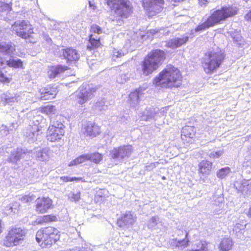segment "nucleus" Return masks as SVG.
Here are the masks:
<instances>
[{
    "mask_svg": "<svg viewBox=\"0 0 251 251\" xmlns=\"http://www.w3.org/2000/svg\"><path fill=\"white\" fill-rule=\"evenodd\" d=\"M238 10V8L235 6H222L221 9L211 12V15L202 24L199 25L194 30H192L191 33L193 34L194 32L204 30L220 24L221 21L236 15Z\"/></svg>",
    "mask_w": 251,
    "mask_h": 251,
    "instance_id": "1",
    "label": "nucleus"
},
{
    "mask_svg": "<svg viewBox=\"0 0 251 251\" xmlns=\"http://www.w3.org/2000/svg\"><path fill=\"white\" fill-rule=\"evenodd\" d=\"M180 71L176 67L170 65L160 73L153 83L162 88L177 87L181 83Z\"/></svg>",
    "mask_w": 251,
    "mask_h": 251,
    "instance_id": "2",
    "label": "nucleus"
},
{
    "mask_svg": "<svg viewBox=\"0 0 251 251\" xmlns=\"http://www.w3.org/2000/svg\"><path fill=\"white\" fill-rule=\"evenodd\" d=\"M15 46L11 42L0 43V68L6 66L13 68H20L23 65V62L20 59L13 57Z\"/></svg>",
    "mask_w": 251,
    "mask_h": 251,
    "instance_id": "3",
    "label": "nucleus"
},
{
    "mask_svg": "<svg viewBox=\"0 0 251 251\" xmlns=\"http://www.w3.org/2000/svg\"><path fill=\"white\" fill-rule=\"evenodd\" d=\"M109 8L118 17L115 20L117 25H121L123 21L121 18H127L132 12V6L128 0H105ZM113 21L115 20L113 19Z\"/></svg>",
    "mask_w": 251,
    "mask_h": 251,
    "instance_id": "4",
    "label": "nucleus"
},
{
    "mask_svg": "<svg viewBox=\"0 0 251 251\" xmlns=\"http://www.w3.org/2000/svg\"><path fill=\"white\" fill-rule=\"evenodd\" d=\"M166 58L165 52L161 50H154L149 53L143 62L142 67L144 75L151 74L161 65Z\"/></svg>",
    "mask_w": 251,
    "mask_h": 251,
    "instance_id": "5",
    "label": "nucleus"
},
{
    "mask_svg": "<svg viewBox=\"0 0 251 251\" xmlns=\"http://www.w3.org/2000/svg\"><path fill=\"white\" fill-rule=\"evenodd\" d=\"M225 58L224 53L219 49L210 50L205 54L202 61V66L206 74H211L217 69Z\"/></svg>",
    "mask_w": 251,
    "mask_h": 251,
    "instance_id": "6",
    "label": "nucleus"
},
{
    "mask_svg": "<svg viewBox=\"0 0 251 251\" xmlns=\"http://www.w3.org/2000/svg\"><path fill=\"white\" fill-rule=\"evenodd\" d=\"M59 231L52 226L39 230L36 235V240L39 243L42 242L46 246H51L59 239Z\"/></svg>",
    "mask_w": 251,
    "mask_h": 251,
    "instance_id": "7",
    "label": "nucleus"
},
{
    "mask_svg": "<svg viewBox=\"0 0 251 251\" xmlns=\"http://www.w3.org/2000/svg\"><path fill=\"white\" fill-rule=\"evenodd\" d=\"M25 234V230L20 227L11 229L3 240V245L7 247L17 246L22 243Z\"/></svg>",
    "mask_w": 251,
    "mask_h": 251,
    "instance_id": "8",
    "label": "nucleus"
},
{
    "mask_svg": "<svg viewBox=\"0 0 251 251\" xmlns=\"http://www.w3.org/2000/svg\"><path fill=\"white\" fill-rule=\"evenodd\" d=\"M11 28L18 36L24 39L30 37L33 33L31 25L26 21L16 22Z\"/></svg>",
    "mask_w": 251,
    "mask_h": 251,
    "instance_id": "9",
    "label": "nucleus"
},
{
    "mask_svg": "<svg viewBox=\"0 0 251 251\" xmlns=\"http://www.w3.org/2000/svg\"><path fill=\"white\" fill-rule=\"evenodd\" d=\"M95 91L96 89L93 86L83 84L75 93V100L78 103L81 105L83 104L93 97V94Z\"/></svg>",
    "mask_w": 251,
    "mask_h": 251,
    "instance_id": "10",
    "label": "nucleus"
},
{
    "mask_svg": "<svg viewBox=\"0 0 251 251\" xmlns=\"http://www.w3.org/2000/svg\"><path fill=\"white\" fill-rule=\"evenodd\" d=\"M133 148L131 145H124L114 148L110 151L111 157L118 161H123L127 159L131 154Z\"/></svg>",
    "mask_w": 251,
    "mask_h": 251,
    "instance_id": "11",
    "label": "nucleus"
},
{
    "mask_svg": "<svg viewBox=\"0 0 251 251\" xmlns=\"http://www.w3.org/2000/svg\"><path fill=\"white\" fill-rule=\"evenodd\" d=\"M143 6L150 14L158 13L164 7V0H142Z\"/></svg>",
    "mask_w": 251,
    "mask_h": 251,
    "instance_id": "12",
    "label": "nucleus"
},
{
    "mask_svg": "<svg viewBox=\"0 0 251 251\" xmlns=\"http://www.w3.org/2000/svg\"><path fill=\"white\" fill-rule=\"evenodd\" d=\"M136 217L131 213L126 212L121 216L120 218L117 220V225L119 226L127 228L131 226L135 222Z\"/></svg>",
    "mask_w": 251,
    "mask_h": 251,
    "instance_id": "13",
    "label": "nucleus"
},
{
    "mask_svg": "<svg viewBox=\"0 0 251 251\" xmlns=\"http://www.w3.org/2000/svg\"><path fill=\"white\" fill-rule=\"evenodd\" d=\"M31 153V151H27L25 148H18L15 151L11 153L9 157V161L13 163H16L21 159L27 157Z\"/></svg>",
    "mask_w": 251,
    "mask_h": 251,
    "instance_id": "14",
    "label": "nucleus"
},
{
    "mask_svg": "<svg viewBox=\"0 0 251 251\" xmlns=\"http://www.w3.org/2000/svg\"><path fill=\"white\" fill-rule=\"evenodd\" d=\"M36 210L40 213L47 212L52 206V201L48 197L38 198L36 200Z\"/></svg>",
    "mask_w": 251,
    "mask_h": 251,
    "instance_id": "15",
    "label": "nucleus"
},
{
    "mask_svg": "<svg viewBox=\"0 0 251 251\" xmlns=\"http://www.w3.org/2000/svg\"><path fill=\"white\" fill-rule=\"evenodd\" d=\"M189 36L185 33L180 37H175L166 42V46L173 49H176L186 44L188 41Z\"/></svg>",
    "mask_w": 251,
    "mask_h": 251,
    "instance_id": "16",
    "label": "nucleus"
},
{
    "mask_svg": "<svg viewBox=\"0 0 251 251\" xmlns=\"http://www.w3.org/2000/svg\"><path fill=\"white\" fill-rule=\"evenodd\" d=\"M28 130H29V132H25V135L31 139V141L34 142L41 139L42 133L41 126L35 124L32 126H29Z\"/></svg>",
    "mask_w": 251,
    "mask_h": 251,
    "instance_id": "17",
    "label": "nucleus"
},
{
    "mask_svg": "<svg viewBox=\"0 0 251 251\" xmlns=\"http://www.w3.org/2000/svg\"><path fill=\"white\" fill-rule=\"evenodd\" d=\"M60 128V127L59 128L49 127L47 134V140L50 142H54L61 139L65 132L64 129Z\"/></svg>",
    "mask_w": 251,
    "mask_h": 251,
    "instance_id": "18",
    "label": "nucleus"
},
{
    "mask_svg": "<svg viewBox=\"0 0 251 251\" xmlns=\"http://www.w3.org/2000/svg\"><path fill=\"white\" fill-rule=\"evenodd\" d=\"M85 135L95 137L100 132L99 126L91 122H88L85 125L82 129Z\"/></svg>",
    "mask_w": 251,
    "mask_h": 251,
    "instance_id": "19",
    "label": "nucleus"
},
{
    "mask_svg": "<svg viewBox=\"0 0 251 251\" xmlns=\"http://www.w3.org/2000/svg\"><path fill=\"white\" fill-rule=\"evenodd\" d=\"M159 114V110L157 108H150L145 110L141 113V120L145 121L155 120Z\"/></svg>",
    "mask_w": 251,
    "mask_h": 251,
    "instance_id": "20",
    "label": "nucleus"
},
{
    "mask_svg": "<svg viewBox=\"0 0 251 251\" xmlns=\"http://www.w3.org/2000/svg\"><path fill=\"white\" fill-rule=\"evenodd\" d=\"M62 54L65 59L70 62L76 61L78 60L80 57L78 51L71 48L63 50Z\"/></svg>",
    "mask_w": 251,
    "mask_h": 251,
    "instance_id": "21",
    "label": "nucleus"
},
{
    "mask_svg": "<svg viewBox=\"0 0 251 251\" xmlns=\"http://www.w3.org/2000/svg\"><path fill=\"white\" fill-rule=\"evenodd\" d=\"M40 99L42 100H50L55 97L57 91L55 88H43L39 90Z\"/></svg>",
    "mask_w": 251,
    "mask_h": 251,
    "instance_id": "22",
    "label": "nucleus"
},
{
    "mask_svg": "<svg viewBox=\"0 0 251 251\" xmlns=\"http://www.w3.org/2000/svg\"><path fill=\"white\" fill-rule=\"evenodd\" d=\"M195 134L194 126H185L181 130V138L183 140L189 142Z\"/></svg>",
    "mask_w": 251,
    "mask_h": 251,
    "instance_id": "23",
    "label": "nucleus"
},
{
    "mask_svg": "<svg viewBox=\"0 0 251 251\" xmlns=\"http://www.w3.org/2000/svg\"><path fill=\"white\" fill-rule=\"evenodd\" d=\"M68 69V67L63 65L51 66L49 69L48 75L50 78H54Z\"/></svg>",
    "mask_w": 251,
    "mask_h": 251,
    "instance_id": "24",
    "label": "nucleus"
},
{
    "mask_svg": "<svg viewBox=\"0 0 251 251\" xmlns=\"http://www.w3.org/2000/svg\"><path fill=\"white\" fill-rule=\"evenodd\" d=\"M238 191L242 193L244 197L250 196L251 194V181L250 180H244L242 181L240 185L237 186L235 184Z\"/></svg>",
    "mask_w": 251,
    "mask_h": 251,
    "instance_id": "25",
    "label": "nucleus"
},
{
    "mask_svg": "<svg viewBox=\"0 0 251 251\" xmlns=\"http://www.w3.org/2000/svg\"><path fill=\"white\" fill-rule=\"evenodd\" d=\"M141 94L140 89L131 92L129 95L128 102L131 107L136 108L139 102V97Z\"/></svg>",
    "mask_w": 251,
    "mask_h": 251,
    "instance_id": "26",
    "label": "nucleus"
},
{
    "mask_svg": "<svg viewBox=\"0 0 251 251\" xmlns=\"http://www.w3.org/2000/svg\"><path fill=\"white\" fill-rule=\"evenodd\" d=\"M199 172L204 175H208L210 174L212 169V162L207 160H203L199 165Z\"/></svg>",
    "mask_w": 251,
    "mask_h": 251,
    "instance_id": "27",
    "label": "nucleus"
},
{
    "mask_svg": "<svg viewBox=\"0 0 251 251\" xmlns=\"http://www.w3.org/2000/svg\"><path fill=\"white\" fill-rule=\"evenodd\" d=\"M233 246V242L229 238H224L222 240L219 249L222 251H228L230 250Z\"/></svg>",
    "mask_w": 251,
    "mask_h": 251,
    "instance_id": "28",
    "label": "nucleus"
},
{
    "mask_svg": "<svg viewBox=\"0 0 251 251\" xmlns=\"http://www.w3.org/2000/svg\"><path fill=\"white\" fill-rule=\"evenodd\" d=\"M47 149H39L34 152L35 156L40 161H45L49 158Z\"/></svg>",
    "mask_w": 251,
    "mask_h": 251,
    "instance_id": "29",
    "label": "nucleus"
},
{
    "mask_svg": "<svg viewBox=\"0 0 251 251\" xmlns=\"http://www.w3.org/2000/svg\"><path fill=\"white\" fill-rule=\"evenodd\" d=\"M87 155L88 160L96 164L99 163L103 158L102 154L98 152L87 154Z\"/></svg>",
    "mask_w": 251,
    "mask_h": 251,
    "instance_id": "30",
    "label": "nucleus"
},
{
    "mask_svg": "<svg viewBox=\"0 0 251 251\" xmlns=\"http://www.w3.org/2000/svg\"><path fill=\"white\" fill-rule=\"evenodd\" d=\"M192 251H210L208 244L204 241H200L197 244L196 249Z\"/></svg>",
    "mask_w": 251,
    "mask_h": 251,
    "instance_id": "31",
    "label": "nucleus"
},
{
    "mask_svg": "<svg viewBox=\"0 0 251 251\" xmlns=\"http://www.w3.org/2000/svg\"><path fill=\"white\" fill-rule=\"evenodd\" d=\"M11 9V6L9 4L0 1V17H4V16Z\"/></svg>",
    "mask_w": 251,
    "mask_h": 251,
    "instance_id": "32",
    "label": "nucleus"
},
{
    "mask_svg": "<svg viewBox=\"0 0 251 251\" xmlns=\"http://www.w3.org/2000/svg\"><path fill=\"white\" fill-rule=\"evenodd\" d=\"M42 111L44 113L50 116L51 119H52V115H55L56 113V109L53 105H47L43 108Z\"/></svg>",
    "mask_w": 251,
    "mask_h": 251,
    "instance_id": "33",
    "label": "nucleus"
},
{
    "mask_svg": "<svg viewBox=\"0 0 251 251\" xmlns=\"http://www.w3.org/2000/svg\"><path fill=\"white\" fill-rule=\"evenodd\" d=\"M100 44V40L99 39H95L92 37L91 35L90 37L89 42L88 45L87 46V48L89 50H91L94 48L98 47Z\"/></svg>",
    "mask_w": 251,
    "mask_h": 251,
    "instance_id": "34",
    "label": "nucleus"
},
{
    "mask_svg": "<svg viewBox=\"0 0 251 251\" xmlns=\"http://www.w3.org/2000/svg\"><path fill=\"white\" fill-rule=\"evenodd\" d=\"M159 222V218L158 217H152L148 222L147 226L150 229H155Z\"/></svg>",
    "mask_w": 251,
    "mask_h": 251,
    "instance_id": "35",
    "label": "nucleus"
},
{
    "mask_svg": "<svg viewBox=\"0 0 251 251\" xmlns=\"http://www.w3.org/2000/svg\"><path fill=\"white\" fill-rule=\"evenodd\" d=\"M94 108L96 110L102 111L107 109V105L105 104V102L103 100H101L97 101L94 106Z\"/></svg>",
    "mask_w": 251,
    "mask_h": 251,
    "instance_id": "36",
    "label": "nucleus"
},
{
    "mask_svg": "<svg viewBox=\"0 0 251 251\" xmlns=\"http://www.w3.org/2000/svg\"><path fill=\"white\" fill-rule=\"evenodd\" d=\"M230 172V169L226 167L220 169L217 173L218 177L223 179L225 178Z\"/></svg>",
    "mask_w": 251,
    "mask_h": 251,
    "instance_id": "37",
    "label": "nucleus"
},
{
    "mask_svg": "<svg viewBox=\"0 0 251 251\" xmlns=\"http://www.w3.org/2000/svg\"><path fill=\"white\" fill-rule=\"evenodd\" d=\"M68 198L71 201L76 202L80 199V192L79 191L71 192L68 194Z\"/></svg>",
    "mask_w": 251,
    "mask_h": 251,
    "instance_id": "38",
    "label": "nucleus"
},
{
    "mask_svg": "<svg viewBox=\"0 0 251 251\" xmlns=\"http://www.w3.org/2000/svg\"><path fill=\"white\" fill-rule=\"evenodd\" d=\"M35 199V195L30 193L27 195L22 196L20 199L24 203H30L34 201Z\"/></svg>",
    "mask_w": 251,
    "mask_h": 251,
    "instance_id": "39",
    "label": "nucleus"
},
{
    "mask_svg": "<svg viewBox=\"0 0 251 251\" xmlns=\"http://www.w3.org/2000/svg\"><path fill=\"white\" fill-rule=\"evenodd\" d=\"M126 52V51H124L121 50L114 49L113 51V59L116 60L117 58L121 57L124 56Z\"/></svg>",
    "mask_w": 251,
    "mask_h": 251,
    "instance_id": "40",
    "label": "nucleus"
},
{
    "mask_svg": "<svg viewBox=\"0 0 251 251\" xmlns=\"http://www.w3.org/2000/svg\"><path fill=\"white\" fill-rule=\"evenodd\" d=\"M57 220V217L52 215H45L42 218V221L45 223L54 222Z\"/></svg>",
    "mask_w": 251,
    "mask_h": 251,
    "instance_id": "41",
    "label": "nucleus"
},
{
    "mask_svg": "<svg viewBox=\"0 0 251 251\" xmlns=\"http://www.w3.org/2000/svg\"><path fill=\"white\" fill-rule=\"evenodd\" d=\"M49 127H54L55 128H59V127L61 128L60 129H64V126L61 122H58L57 121L55 122L54 121H52V119L50 120V125Z\"/></svg>",
    "mask_w": 251,
    "mask_h": 251,
    "instance_id": "42",
    "label": "nucleus"
},
{
    "mask_svg": "<svg viewBox=\"0 0 251 251\" xmlns=\"http://www.w3.org/2000/svg\"><path fill=\"white\" fill-rule=\"evenodd\" d=\"M223 153L224 151L222 150L213 151L209 153V156L210 158H219Z\"/></svg>",
    "mask_w": 251,
    "mask_h": 251,
    "instance_id": "43",
    "label": "nucleus"
},
{
    "mask_svg": "<svg viewBox=\"0 0 251 251\" xmlns=\"http://www.w3.org/2000/svg\"><path fill=\"white\" fill-rule=\"evenodd\" d=\"M159 164L158 162H152L147 164L145 166V169L148 171H152Z\"/></svg>",
    "mask_w": 251,
    "mask_h": 251,
    "instance_id": "44",
    "label": "nucleus"
},
{
    "mask_svg": "<svg viewBox=\"0 0 251 251\" xmlns=\"http://www.w3.org/2000/svg\"><path fill=\"white\" fill-rule=\"evenodd\" d=\"M128 78L127 75L121 74L117 78V81L119 83H124L126 82Z\"/></svg>",
    "mask_w": 251,
    "mask_h": 251,
    "instance_id": "45",
    "label": "nucleus"
},
{
    "mask_svg": "<svg viewBox=\"0 0 251 251\" xmlns=\"http://www.w3.org/2000/svg\"><path fill=\"white\" fill-rule=\"evenodd\" d=\"M60 179L64 182L73 181L74 180H79L81 179V178L76 177H69V176H61Z\"/></svg>",
    "mask_w": 251,
    "mask_h": 251,
    "instance_id": "46",
    "label": "nucleus"
},
{
    "mask_svg": "<svg viewBox=\"0 0 251 251\" xmlns=\"http://www.w3.org/2000/svg\"><path fill=\"white\" fill-rule=\"evenodd\" d=\"M0 133L2 136L7 135L9 133V128L5 125H2L0 127Z\"/></svg>",
    "mask_w": 251,
    "mask_h": 251,
    "instance_id": "47",
    "label": "nucleus"
},
{
    "mask_svg": "<svg viewBox=\"0 0 251 251\" xmlns=\"http://www.w3.org/2000/svg\"><path fill=\"white\" fill-rule=\"evenodd\" d=\"M10 81V78L5 75L0 70V81L3 82H9Z\"/></svg>",
    "mask_w": 251,
    "mask_h": 251,
    "instance_id": "48",
    "label": "nucleus"
},
{
    "mask_svg": "<svg viewBox=\"0 0 251 251\" xmlns=\"http://www.w3.org/2000/svg\"><path fill=\"white\" fill-rule=\"evenodd\" d=\"M188 242L189 241L187 239L180 240L177 242V246L183 248L186 247L188 246Z\"/></svg>",
    "mask_w": 251,
    "mask_h": 251,
    "instance_id": "49",
    "label": "nucleus"
},
{
    "mask_svg": "<svg viewBox=\"0 0 251 251\" xmlns=\"http://www.w3.org/2000/svg\"><path fill=\"white\" fill-rule=\"evenodd\" d=\"M91 31L94 33H97L98 34L101 33V29L100 27L96 25H92Z\"/></svg>",
    "mask_w": 251,
    "mask_h": 251,
    "instance_id": "50",
    "label": "nucleus"
},
{
    "mask_svg": "<svg viewBox=\"0 0 251 251\" xmlns=\"http://www.w3.org/2000/svg\"><path fill=\"white\" fill-rule=\"evenodd\" d=\"M79 163H82L86 160H88L87 154L80 155L77 157Z\"/></svg>",
    "mask_w": 251,
    "mask_h": 251,
    "instance_id": "51",
    "label": "nucleus"
},
{
    "mask_svg": "<svg viewBox=\"0 0 251 251\" xmlns=\"http://www.w3.org/2000/svg\"><path fill=\"white\" fill-rule=\"evenodd\" d=\"M17 99L15 97H6L5 98V101L6 103L9 104H12V103L15 102Z\"/></svg>",
    "mask_w": 251,
    "mask_h": 251,
    "instance_id": "52",
    "label": "nucleus"
},
{
    "mask_svg": "<svg viewBox=\"0 0 251 251\" xmlns=\"http://www.w3.org/2000/svg\"><path fill=\"white\" fill-rule=\"evenodd\" d=\"M243 226L240 224H236V225L233 228V231L234 232H239Z\"/></svg>",
    "mask_w": 251,
    "mask_h": 251,
    "instance_id": "53",
    "label": "nucleus"
},
{
    "mask_svg": "<svg viewBox=\"0 0 251 251\" xmlns=\"http://www.w3.org/2000/svg\"><path fill=\"white\" fill-rule=\"evenodd\" d=\"M80 163L79 162V160H78V158L77 157L76 158H75L74 160L71 161L69 163V166H74V165H78Z\"/></svg>",
    "mask_w": 251,
    "mask_h": 251,
    "instance_id": "54",
    "label": "nucleus"
},
{
    "mask_svg": "<svg viewBox=\"0 0 251 251\" xmlns=\"http://www.w3.org/2000/svg\"><path fill=\"white\" fill-rule=\"evenodd\" d=\"M208 2V0H199V4L201 6H205Z\"/></svg>",
    "mask_w": 251,
    "mask_h": 251,
    "instance_id": "55",
    "label": "nucleus"
},
{
    "mask_svg": "<svg viewBox=\"0 0 251 251\" xmlns=\"http://www.w3.org/2000/svg\"><path fill=\"white\" fill-rule=\"evenodd\" d=\"M245 18L246 20L251 22V11L245 15Z\"/></svg>",
    "mask_w": 251,
    "mask_h": 251,
    "instance_id": "56",
    "label": "nucleus"
},
{
    "mask_svg": "<svg viewBox=\"0 0 251 251\" xmlns=\"http://www.w3.org/2000/svg\"><path fill=\"white\" fill-rule=\"evenodd\" d=\"M78 251H92L90 248L82 247L81 248H79Z\"/></svg>",
    "mask_w": 251,
    "mask_h": 251,
    "instance_id": "57",
    "label": "nucleus"
},
{
    "mask_svg": "<svg viewBox=\"0 0 251 251\" xmlns=\"http://www.w3.org/2000/svg\"><path fill=\"white\" fill-rule=\"evenodd\" d=\"M248 216L249 217L251 218V206L249 208V210L248 212Z\"/></svg>",
    "mask_w": 251,
    "mask_h": 251,
    "instance_id": "58",
    "label": "nucleus"
},
{
    "mask_svg": "<svg viewBox=\"0 0 251 251\" xmlns=\"http://www.w3.org/2000/svg\"><path fill=\"white\" fill-rule=\"evenodd\" d=\"M1 223V221L0 220V234L2 232Z\"/></svg>",
    "mask_w": 251,
    "mask_h": 251,
    "instance_id": "59",
    "label": "nucleus"
},
{
    "mask_svg": "<svg viewBox=\"0 0 251 251\" xmlns=\"http://www.w3.org/2000/svg\"><path fill=\"white\" fill-rule=\"evenodd\" d=\"M46 40H47V41H48V40H51V39H50V38H49V37H48V38H47Z\"/></svg>",
    "mask_w": 251,
    "mask_h": 251,
    "instance_id": "60",
    "label": "nucleus"
},
{
    "mask_svg": "<svg viewBox=\"0 0 251 251\" xmlns=\"http://www.w3.org/2000/svg\"><path fill=\"white\" fill-rule=\"evenodd\" d=\"M1 31L0 30V37H1Z\"/></svg>",
    "mask_w": 251,
    "mask_h": 251,
    "instance_id": "61",
    "label": "nucleus"
},
{
    "mask_svg": "<svg viewBox=\"0 0 251 251\" xmlns=\"http://www.w3.org/2000/svg\"><path fill=\"white\" fill-rule=\"evenodd\" d=\"M89 4L91 7L92 6V4H91V3L90 1H89Z\"/></svg>",
    "mask_w": 251,
    "mask_h": 251,
    "instance_id": "62",
    "label": "nucleus"
},
{
    "mask_svg": "<svg viewBox=\"0 0 251 251\" xmlns=\"http://www.w3.org/2000/svg\"><path fill=\"white\" fill-rule=\"evenodd\" d=\"M187 235H188V233H186V237H187Z\"/></svg>",
    "mask_w": 251,
    "mask_h": 251,
    "instance_id": "63",
    "label": "nucleus"
}]
</instances>
